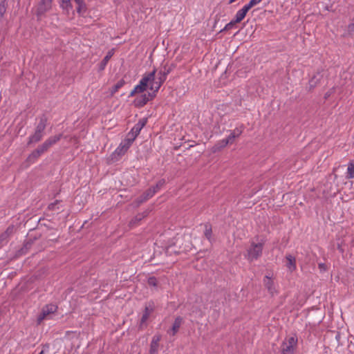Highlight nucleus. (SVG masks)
Returning <instances> with one entry per match:
<instances>
[{"instance_id":"nucleus-39","label":"nucleus","mask_w":354,"mask_h":354,"mask_svg":"<svg viewBox=\"0 0 354 354\" xmlns=\"http://www.w3.org/2000/svg\"><path fill=\"white\" fill-rule=\"evenodd\" d=\"M318 268L321 272H325L327 270V266L324 263H318Z\"/></svg>"},{"instance_id":"nucleus-35","label":"nucleus","mask_w":354,"mask_h":354,"mask_svg":"<svg viewBox=\"0 0 354 354\" xmlns=\"http://www.w3.org/2000/svg\"><path fill=\"white\" fill-rule=\"evenodd\" d=\"M147 283L151 286H157L158 281L157 279L155 277H150L148 278Z\"/></svg>"},{"instance_id":"nucleus-18","label":"nucleus","mask_w":354,"mask_h":354,"mask_svg":"<svg viewBox=\"0 0 354 354\" xmlns=\"http://www.w3.org/2000/svg\"><path fill=\"white\" fill-rule=\"evenodd\" d=\"M34 243V240L29 239L24 242L23 247L17 251L18 255H23L28 252V251L31 248L32 244Z\"/></svg>"},{"instance_id":"nucleus-41","label":"nucleus","mask_w":354,"mask_h":354,"mask_svg":"<svg viewBox=\"0 0 354 354\" xmlns=\"http://www.w3.org/2000/svg\"><path fill=\"white\" fill-rule=\"evenodd\" d=\"M62 8L63 9L66 10L67 11H68L70 9H71L72 8V4L71 3V1H69V3H65L64 6H62Z\"/></svg>"},{"instance_id":"nucleus-14","label":"nucleus","mask_w":354,"mask_h":354,"mask_svg":"<svg viewBox=\"0 0 354 354\" xmlns=\"http://www.w3.org/2000/svg\"><path fill=\"white\" fill-rule=\"evenodd\" d=\"M147 122V118H144L138 121L137 124L134 125V127L131 129V132L133 133V135L137 137L141 129L146 125Z\"/></svg>"},{"instance_id":"nucleus-27","label":"nucleus","mask_w":354,"mask_h":354,"mask_svg":"<svg viewBox=\"0 0 354 354\" xmlns=\"http://www.w3.org/2000/svg\"><path fill=\"white\" fill-rule=\"evenodd\" d=\"M149 212L145 211L142 213L138 214L131 221V224L136 225L138 223L142 218L147 216Z\"/></svg>"},{"instance_id":"nucleus-2","label":"nucleus","mask_w":354,"mask_h":354,"mask_svg":"<svg viewBox=\"0 0 354 354\" xmlns=\"http://www.w3.org/2000/svg\"><path fill=\"white\" fill-rule=\"evenodd\" d=\"M263 248V243H255L252 241L250 247L247 249L245 257L250 261L252 262L254 260H257L261 255Z\"/></svg>"},{"instance_id":"nucleus-7","label":"nucleus","mask_w":354,"mask_h":354,"mask_svg":"<svg viewBox=\"0 0 354 354\" xmlns=\"http://www.w3.org/2000/svg\"><path fill=\"white\" fill-rule=\"evenodd\" d=\"M322 78L323 75H322L319 71L317 72L316 74L313 75V76L309 80L306 87V91L310 93L313 92L314 88L319 84Z\"/></svg>"},{"instance_id":"nucleus-16","label":"nucleus","mask_w":354,"mask_h":354,"mask_svg":"<svg viewBox=\"0 0 354 354\" xmlns=\"http://www.w3.org/2000/svg\"><path fill=\"white\" fill-rule=\"evenodd\" d=\"M229 143H230V140L227 138L223 139L217 142L212 148V153H216L221 151L223 148H225Z\"/></svg>"},{"instance_id":"nucleus-48","label":"nucleus","mask_w":354,"mask_h":354,"mask_svg":"<svg viewBox=\"0 0 354 354\" xmlns=\"http://www.w3.org/2000/svg\"><path fill=\"white\" fill-rule=\"evenodd\" d=\"M71 0H62V4H61V6H64V4L65 3H69V1Z\"/></svg>"},{"instance_id":"nucleus-6","label":"nucleus","mask_w":354,"mask_h":354,"mask_svg":"<svg viewBox=\"0 0 354 354\" xmlns=\"http://www.w3.org/2000/svg\"><path fill=\"white\" fill-rule=\"evenodd\" d=\"M57 309V306H55V305H53V304H49V305L45 306L43 308V309L41 310V313H40V315L37 317V324H40L41 322L44 319H46L47 316H48V315L55 313Z\"/></svg>"},{"instance_id":"nucleus-51","label":"nucleus","mask_w":354,"mask_h":354,"mask_svg":"<svg viewBox=\"0 0 354 354\" xmlns=\"http://www.w3.org/2000/svg\"><path fill=\"white\" fill-rule=\"evenodd\" d=\"M338 249H339L340 251H342V252L343 251V250L342 249V247H341L339 245H338Z\"/></svg>"},{"instance_id":"nucleus-25","label":"nucleus","mask_w":354,"mask_h":354,"mask_svg":"<svg viewBox=\"0 0 354 354\" xmlns=\"http://www.w3.org/2000/svg\"><path fill=\"white\" fill-rule=\"evenodd\" d=\"M241 133L242 130L239 128H236L232 131H231L230 134L228 136L227 138L230 140V144H232L234 142V139L239 137Z\"/></svg>"},{"instance_id":"nucleus-22","label":"nucleus","mask_w":354,"mask_h":354,"mask_svg":"<svg viewBox=\"0 0 354 354\" xmlns=\"http://www.w3.org/2000/svg\"><path fill=\"white\" fill-rule=\"evenodd\" d=\"M249 10H250L248 8V7L244 6L236 12L234 19L240 23L245 17Z\"/></svg>"},{"instance_id":"nucleus-31","label":"nucleus","mask_w":354,"mask_h":354,"mask_svg":"<svg viewBox=\"0 0 354 354\" xmlns=\"http://www.w3.org/2000/svg\"><path fill=\"white\" fill-rule=\"evenodd\" d=\"M8 3L6 0H3L0 2V19L3 17L6 12Z\"/></svg>"},{"instance_id":"nucleus-19","label":"nucleus","mask_w":354,"mask_h":354,"mask_svg":"<svg viewBox=\"0 0 354 354\" xmlns=\"http://www.w3.org/2000/svg\"><path fill=\"white\" fill-rule=\"evenodd\" d=\"M47 121L48 119L45 115H43L39 120V122L38 123L37 126L36 127L35 131L38 133H43L44 131L45 130L46 125H47Z\"/></svg>"},{"instance_id":"nucleus-42","label":"nucleus","mask_w":354,"mask_h":354,"mask_svg":"<svg viewBox=\"0 0 354 354\" xmlns=\"http://www.w3.org/2000/svg\"><path fill=\"white\" fill-rule=\"evenodd\" d=\"M136 138V137L131 131L127 134V136L126 137V138L131 139V141H133V142L135 140Z\"/></svg>"},{"instance_id":"nucleus-52","label":"nucleus","mask_w":354,"mask_h":354,"mask_svg":"<svg viewBox=\"0 0 354 354\" xmlns=\"http://www.w3.org/2000/svg\"><path fill=\"white\" fill-rule=\"evenodd\" d=\"M216 23H217V21H216V20H215V24H214V27H215V26H216Z\"/></svg>"},{"instance_id":"nucleus-34","label":"nucleus","mask_w":354,"mask_h":354,"mask_svg":"<svg viewBox=\"0 0 354 354\" xmlns=\"http://www.w3.org/2000/svg\"><path fill=\"white\" fill-rule=\"evenodd\" d=\"M263 0H250L249 3L245 5L249 10H250L252 7L256 6L257 4L261 2Z\"/></svg>"},{"instance_id":"nucleus-40","label":"nucleus","mask_w":354,"mask_h":354,"mask_svg":"<svg viewBox=\"0 0 354 354\" xmlns=\"http://www.w3.org/2000/svg\"><path fill=\"white\" fill-rule=\"evenodd\" d=\"M125 84H126V82L124 81V79H121L120 80H119L117 82L115 86H116V87H118L120 89V88L124 86Z\"/></svg>"},{"instance_id":"nucleus-12","label":"nucleus","mask_w":354,"mask_h":354,"mask_svg":"<svg viewBox=\"0 0 354 354\" xmlns=\"http://www.w3.org/2000/svg\"><path fill=\"white\" fill-rule=\"evenodd\" d=\"M161 339L160 335H156L153 337L149 348V354H157L159 347V342Z\"/></svg>"},{"instance_id":"nucleus-1","label":"nucleus","mask_w":354,"mask_h":354,"mask_svg":"<svg viewBox=\"0 0 354 354\" xmlns=\"http://www.w3.org/2000/svg\"><path fill=\"white\" fill-rule=\"evenodd\" d=\"M62 137V134L51 136L48 138L44 143L39 145L26 158L25 163L26 167L34 163L44 153L47 151L48 149L57 143Z\"/></svg>"},{"instance_id":"nucleus-4","label":"nucleus","mask_w":354,"mask_h":354,"mask_svg":"<svg viewBox=\"0 0 354 354\" xmlns=\"http://www.w3.org/2000/svg\"><path fill=\"white\" fill-rule=\"evenodd\" d=\"M297 341V335L289 337L287 341H283L281 346V354H294Z\"/></svg>"},{"instance_id":"nucleus-53","label":"nucleus","mask_w":354,"mask_h":354,"mask_svg":"<svg viewBox=\"0 0 354 354\" xmlns=\"http://www.w3.org/2000/svg\"><path fill=\"white\" fill-rule=\"evenodd\" d=\"M138 354H140V353H138Z\"/></svg>"},{"instance_id":"nucleus-23","label":"nucleus","mask_w":354,"mask_h":354,"mask_svg":"<svg viewBox=\"0 0 354 354\" xmlns=\"http://www.w3.org/2000/svg\"><path fill=\"white\" fill-rule=\"evenodd\" d=\"M204 236L205 238L209 241L212 242V225L209 223H206L204 225Z\"/></svg>"},{"instance_id":"nucleus-49","label":"nucleus","mask_w":354,"mask_h":354,"mask_svg":"<svg viewBox=\"0 0 354 354\" xmlns=\"http://www.w3.org/2000/svg\"><path fill=\"white\" fill-rule=\"evenodd\" d=\"M41 225H44L45 227H46L48 229H52V227H49L47 224L46 223H40Z\"/></svg>"},{"instance_id":"nucleus-17","label":"nucleus","mask_w":354,"mask_h":354,"mask_svg":"<svg viewBox=\"0 0 354 354\" xmlns=\"http://www.w3.org/2000/svg\"><path fill=\"white\" fill-rule=\"evenodd\" d=\"M286 266L288 268L290 272H293L296 270V259L291 254H287L286 256Z\"/></svg>"},{"instance_id":"nucleus-11","label":"nucleus","mask_w":354,"mask_h":354,"mask_svg":"<svg viewBox=\"0 0 354 354\" xmlns=\"http://www.w3.org/2000/svg\"><path fill=\"white\" fill-rule=\"evenodd\" d=\"M154 195L153 189H147L142 195L138 197L136 200L137 206H139L142 203L145 202Z\"/></svg>"},{"instance_id":"nucleus-21","label":"nucleus","mask_w":354,"mask_h":354,"mask_svg":"<svg viewBox=\"0 0 354 354\" xmlns=\"http://www.w3.org/2000/svg\"><path fill=\"white\" fill-rule=\"evenodd\" d=\"M75 3L77 4L76 10L77 12L80 15H83L86 11V6L84 3V0H74Z\"/></svg>"},{"instance_id":"nucleus-47","label":"nucleus","mask_w":354,"mask_h":354,"mask_svg":"<svg viewBox=\"0 0 354 354\" xmlns=\"http://www.w3.org/2000/svg\"><path fill=\"white\" fill-rule=\"evenodd\" d=\"M330 95H331V91H329L326 92L324 95V98L326 100L328 99L330 96Z\"/></svg>"},{"instance_id":"nucleus-13","label":"nucleus","mask_w":354,"mask_h":354,"mask_svg":"<svg viewBox=\"0 0 354 354\" xmlns=\"http://www.w3.org/2000/svg\"><path fill=\"white\" fill-rule=\"evenodd\" d=\"M183 322V317L178 316L175 318V320L172 324L171 328L167 331L168 333L171 334L174 336L178 332V330Z\"/></svg>"},{"instance_id":"nucleus-46","label":"nucleus","mask_w":354,"mask_h":354,"mask_svg":"<svg viewBox=\"0 0 354 354\" xmlns=\"http://www.w3.org/2000/svg\"><path fill=\"white\" fill-rule=\"evenodd\" d=\"M354 30V24H350L348 25V31L351 32Z\"/></svg>"},{"instance_id":"nucleus-8","label":"nucleus","mask_w":354,"mask_h":354,"mask_svg":"<svg viewBox=\"0 0 354 354\" xmlns=\"http://www.w3.org/2000/svg\"><path fill=\"white\" fill-rule=\"evenodd\" d=\"M165 81H163L162 79H160L159 77L156 78V74L153 75V80L150 82L149 89L152 91L151 93H153L156 95V93L159 91L161 86Z\"/></svg>"},{"instance_id":"nucleus-30","label":"nucleus","mask_w":354,"mask_h":354,"mask_svg":"<svg viewBox=\"0 0 354 354\" xmlns=\"http://www.w3.org/2000/svg\"><path fill=\"white\" fill-rule=\"evenodd\" d=\"M346 177L348 178H354V162L353 161H351L349 162Z\"/></svg>"},{"instance_id":"nucleus-44","label":"nucleus","mask_w":354,"mask_h":354,"mask_svg":"<svg viewBox=\"0 0 354 354\" xmlns=\"http://www.w3.org/2000/svg\"><path fill=\"white\" fill-rule=\"evenodd\" d=\"M119 90V88L118 87H116L115 84L112 87L111 90V94L113 95V94H115Z\"/></svg>"},{"instance_id":"nucleus-28","label":"nucleus","mask_w":354,"mask_h":354,"mask_svg":"<svg viewBox=\"0 0 354 354\" xmlns=\"http://www.w3.org/2000/svg\"><path fill=\"white\" fill-rule=\"evenodd\" d=\"M127 151V149L122 144H120L119 147L112 153L111 156H115L116 155H118V156H121L124 155Z\"/></svg>"},{"instance_id":"nucleus-5","label":"nucleus","mask_w":354,"mask_h":354,"mask_svg":"<svg viewBox=\"0 0 354 354\" xmlns=\"http://www.w3.org/2000/svg\"><path fill=\"white\" fill-rule=\"evenodd\" d=\"M156 97V95L148 92L147 93L141 94L136 97L133 102V104L135 107L141 108L143 107L148 102L152 100Z\"/></svg>"},{"instance_id":"nucleus-15","label":"nucleus","mask_w":354,"mask_h":354,"mask_svg":"<svg viewBox=\"0 0 354 354\" xmlns=\"http://www.w3.org/2000/svg\"><path fill=\"white\" fill-rule=\"evenodd\" d=\"M264 286L267 288V290H268V292L270 293V295H271V297H273L274 295V294L277 293V290L274 286L273 281L271 279V278H270L268 276L265 277Z\"/></svg>"},{"instance_id":"nucleus-29","label":"nucleus","mask_w":354,"mask_h":354,"mask_svg":"<svg viewBox=\"0 0 354 354\" xmlns=\"http://www.w3.org/2000/svg\"><path fill=\"white\" fill-rule=\"evenodd\" d=\"M50 8H47L44 6V5L39 3L38 5V7L37 8L36 15L37 16H41L44 15L46 11L49 10Z\"/></svg>"},{"instance_id":"nucleus-32","label":"nucleus","mask_w":354,"mask_h":354,"mask_svg":"<svg viewBox=\"0 0 354 354\" xmlns=\"http://www.w3.org/2000/svg\"><path fill=\"white\" fill-rule=\"evenodd\" d=\"M165 181L164 179L160 180L154 186L149 188V189H153L154 194L165 185Z\"/></svg>"},{"instance_id":"nucleus-24","label":"nucleus","mask_w":354,"mask_h":354,"mask_svg":"<svg viewBox=\"0 0 354 354\" xmlns=\"http://www.w3.org/2000/svg\"><path fill=\"white\" fill-rule=\"evenodd\" d=\"M43 136H44V133H38L37 131H35V133L29 138V140H28L27 145L29 146L32 143H35V142H39L41 140Z\"/></svg>"},{"instance_id":"nucleus-9","label":"nucleus","mask_w":354,"mask_h":354,"mask_svg":"<svg viewBox=\"0 0 354 354\" xmlns=\"http://www.w3.org/2000/svg\"><path fill=\"white\" fill-rule=\"evenodd\" d=\"M154 303L153 301L148 302L143 311L142 316L140 319V328L149 318L150 314L154 310Z\"/></svg>"},{"instance_id":"nucleus-37","label":"nucleus","mask_w":354,"mask_h":354,"mask_svg":"<svg viewBox=\"0 0 354 354\" xmlns=\"http://www.w3.org/2000/svg\"><path fill=\"white\" fill-rule=\"evenodd\" d=\"M52 1L53 0H41L39 3L44 5L47 8H51Z\"/></svg>"},{"instance_id":"nucleus-43","label":"nucleus","mask_w":354,"mask_h":354,"mask_svg":"<svg viewBox=\"0 0 354 354\" xmlns=\"http://www.w3.org/2000/svg\"><path fill=\"white\" fill-rule=\"evenodd\" d=\"M7 242L8 241H6V239H4V238L0 235V248H2Z\"/></svg>"},{"instance_id":"nucleus-50","label":"nucleus","mask_w":354,"mask_h":354,"mask_svg":"<svg viewBox=\"0 0 354 354\" xmlns=\"http://www.w3.org/2000/svg\"><path fill=\"white\" fill-rule=\"evenodd\" d=\"M236 0H229L228 4H232V3L235 2Z\"/></svg>"},{"instance_id":"nucleus-33","label":"nucleus","mask_w":354,"mask_h":354,"mask_svg":"<svg viewBox=\"0 0 354 354\" xmlns=\"http://www.w3.org/2000/svg\"><path fill=\"white\" fill-rule=\"evenodd\" d=\"M239 23L238 21H236L235 19H234L233 20H232L230 22H229L228 24H227L225 25V26L221 29L219 32H223V31H227V30H229L230 29L234 27V26L236 24Z\"/></svg>"},{"instance_id":"nucleus-26","label":"nucleus","mask_w":354,"mask_h":354,"mask_svg":"<svg viewBox=\"0 0 354 354\" xmlns=\"http://www.w3.org/2000/svg\"><path fill=\"white\" fill-rule=\"evenodd\" d=\"M15 232V226L13 225H9L5 232L1 233L0 235L8 241V238L14 233Z\"/></svg>"},{"instance_id":"nucleus-45","label":"nucleus","mask_w":354,"mask_h":354,"mask_svg":"<svg viewBox=\"0 0 354 354\" xmlns=\"http://www.w3.org/2000/svg\"><path fill=\"white\" fill-rule=\"evenodd\" d=\"M137 92L135 91V88L131 91L129 95V97H133V96H135L136 95H137Z\"/></svg>"},{"instance_id":"nucleus-3","label":"nucleus","mask_w":354,"mask_h":354,"mask_svg":"<svg viewBox=\"0 0 354 354\" xmlns=\"http://www.w3.org/2000/svg\"><path fill=\"white\" fill-rule=\"evenodd\" d=\"M156 72L157 69L154 68L152 71L145 73L143 75L142 79L139 82V84L134 87L135 91H136L138 94H143L144 92L149 88L150 82L153 80V75Z\"/></svg>"},{"instance_id":"nucleus-38","label":"nucleus","mask_w":354,"mask_h":354,"mask_svg":"<svg viewBox=\"0 0 354 354\" xmlns=\"http://www.w3.org/2000/svg\"><path fill=\"white\" fill-rule=\"evenodd\" d=\"M59 203V201L56 200L55 202L50 203V204L48 205V209L49 210H52V211H53V210H55V206H56Z\"/></svg>"},{"instance_id":"nucleus-20","label":"nucleus","mask_w":354,"mask_h":354,"mask_svg":"<svg viewBox=\"0 0 354 354\" xmlns=\"http://www.w3.org/2000/svg\"><path fill=\"white\" fill-rule=\"evenodd\" d=\"M113 55V50H109L99 64V71H103L111 57Z\"/></svg>"},{"instance_id":"nucleus-10","label":"nucleus","mask_w":354,"mask_h":354,"mask_svg":"<svg viewBox=\"0 0 354 354\" xmlns=\"http://www.w3.org/2000/svg\"><path fill=\"white\" fill-rule=\"evenodd\" d=\"M176 65L171 64L168 66L167 64L164 65L158 71V77L162 79L163 81H166L167 75L175 68Z\"/></svg>"},{"instance_id":"nucleus-36","label":"nucleus","mask_w":354,"mask_h":354,"mask_svg":"<svg viewBox=\"0 0 354 354\" xmlns=\"http://www.w3.org/2000/svg\"><path fill=\"white\" fill-rule=\"evenodd\" d=\"M133 142L131 139L125 138L120 144H122L127 150L129 149Z\"/></svg>"}]
</instances>
